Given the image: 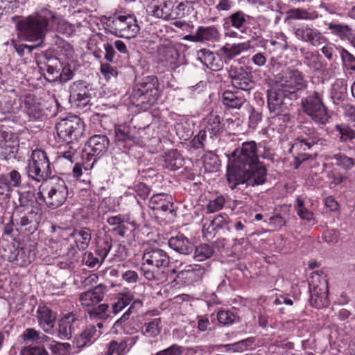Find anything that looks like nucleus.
I'll return each instance as SVG.
<instances>
[{"label": "nucleus", "mask_w": 355, "mask_h": 355, "mask_svg": "<svg viewBox=\"0 0 355 355\" xmlns=\"http://www.w3.org/2000/svg\"><path fill=\"white\" fill-rule=\"evenodd\" d=\"M170 263L168 253L159 248H148L142 255L141 270L148 281L164 282L167 280L165 269Z\"/></svg>", "instance_id": "obj_1"}, {"label": "nucleus", "mask_w": 355, "mask_h": 355, "mask_svg": "<svg viewBox=\"0 0 355 355\" xmlns=\"http://www.w3.org/2000/svg\"><path fill=\"white\" fill-rule=\"evenodd\" d=\"M257 144L254 141L243 142L241 146L236 148L230 157L227 168V180L235 181L236 177H241V172L251 168L253 164L259 162Z\"/></svg>", "instance_id": "obj_2"}, {"label": "nucleus", "mask_w": 355, "mask_h": 355, "mask_svg": "<svg viewBox=\"0 0 355 355\" xmlns=\"http://www.w3.org/2000/svg\"><path fill=\"white\" fill-rule=\"evenodd\" d=\"M55 19V14L51 10L44 8L19 21L18 28L28 40L42 44L49 31V24Z\"/></svg>", "instance_id": "obj_3"}, {"label": "nucleus", "mask_w": 355, "mask_h": 355, "mask_svg": "<svg viewBox=\"0 0 355 355\" xmlns=\"http://www.w3.org/2000/svg\"><path fill=\"white\" fill-rule=\"evenodd\" d=\"M68 189L64 180L59 177L50 178L39 187L37 198L51 209L60 207L66 201Z\"/></svg>", "instance_id": "obj_4"}, {"label": "nucleus", "mask_w": 355, "mask_h": 355, "mask_svg": "<svg viewBox=\"0 0 355 355\" xmlns=\"http://www.w3.org/2000/svg\"><path fill=\"white\" fill-rule=\"evenodd\" d=\"M26 171L28 175L37 182H46L55 177L46 153L40 149L33 151Z\"/></svg>", "instance_id": "obj_5"}, {"label": "nucleus", "mask_w": 355, "mask_h": 355, "mask_svg": "<svg viewBox=\"0 0 355 355\" xmlns=\"http://www.w3.org/2000/svg\"><path fill=\"white\" fill-rule=\"evenodd\" d=\"M277 78L276 85L286 92L290 98L297 99L298 92L307 87L304 76L298 69L288 68Z\"/></svg>", "instance_id": "obj_6"}, {"label": "nucleus", "mask_w": 355, "mask_h": 355, "mask_svg": "<svg viewBox=\"0 0 355 355\" xmlns=\"http://www.w3.org/2000/svg\"><path fill=\"white\" fill-rule=\"evenodd\" d=\"M157 82V80L155 78H152L150 80L148 78L147 80L137 83L130 95L132 103L144 108H148L154 105L159 97Z\"/></svg>", "instance_id": "obj_7"}, {"label": "nucleus", "mask_w": 355, "mask_h": 355, "mask_svg": "<svg viewBox=\"0 0 355 355\" xmlns=\"http://www.w3.org/2000/svg\"><path fill=\"white\" fill-rule=\"evenodd\" d=\"M53 229L54 232H58L63 237V243L67 242L69 238L74 239V245H71V247L67 248V255L76 254V248L78 250H85L90 244L92 232L88 227H80L72 230L70 228H62L60 227H53Z\"/></svg>", "instance_id": "obj_8"}, {"label": "nucleus", "mask_w": 355, "mask_h": 355, "mask_svg": "<svg viewBox=\"0 0 355 355\" xmlns=\"http://www.w3.org/2000/svg\"><path fill=\"white\" fill-rule=\"evenodd\" d=\"M60 139L67 143H73L81 139L84 135L85 125L77 116L62 119L55 126Z\"/></svg>", "instance_id": "obj_9"}, {"label": "nucleus", "mask_w": 355, "mask_h": 355, "mask_svg": "<svg viewBox=\"0 0 355 355\" xmlns=\"http://www.w3.org/2000/svg\"><path fill=\"white\" fill-rule=\"evenodd\" d=\"M302 107L304 113L319 124H326L330 118L322 96L317 92H313L302 100Z\"/></svg>", "instance_id": "obj_10"}, {"label": "nucleus", "mask_w": 355, "mask_h": 355, "mask_svg": "<svg viewBox=\"0 0 355 355\" xmlns=\"http://www.w3.org/2000/svg\"><path fill=\"white\" fill-rule=\"evenodd\" d=\"M241 177H236L235 181H227L231 189H234L240 184H246L247 186H258L263 184L267 180V169L265 165L260 162L253 164L251 168L243 171L240 174Z\"/></svg>", "instance_id": "obj_11"}, {"label": "nucleus", "mask_w": 355, "mask_h": 355, "mask_svg": "<svg viewBox=\"0 0 355 355\" xmlns=\"http://www.w3.org/2000/svg\"><path fill=\"white\" fill-rule=\"evenodd\" d=\"M293 100L296 99L290 98L288 95L277 85L268 91V107L274 116L286 115Z\"/></svg>", "instance_id": "obj_12"}, {"label": "nucleus", "mask_w": 355, "mask_h": 355, "mask_svg": "<svg viewBox=\"0 0 355 355\" xmlns=\"http://www.w3.org/2000/svg\"><path fill=\"white\" fill-rule=\"evenodd\" d=\"M109 26L114 29L111 33L114 35L128 39L135 37L139 32L137 19L130 15L118 16L112 20Z\"/></svg>", "instance_id": "obj_13"}, {"label": "nucleus", "mask_w": 355, "mask_h": 355, "mask_svg": "<svg viewBox=\"0 0 355 355\" xmlns=\"http://www.w3.org/2000/svg\"><path fill=\"white\" fill-rule=\"evenodd\" d=\"M232 85L241 90L249 91L254 87L251 69L248 67L232 65L228 71Z\"/></svg>", "instance_id": "obj_14"}, {"label": "nucleus", "mask_w": 355, "mask_h": 355, "mask_svg": "<svg viewBox=\"0 0 355 355\" xmlns=\"http://www.w3.org/2000/svg\"><path fill=\"white\" fill-rule=\"evenodd\" d=\"M37 63L41 71H46V74L44 73L46 80L49 82L58 81L62 63L57 57L46 52L39 55Z\"/></svg>", "instance_id": "obj_15"}, {"label": "nucleus", "mask_w": 355, "mask_h": 355, "mask_svg": "<svg viewBox=\"0 0 355 355\" xmlns=\"http://www.w3.org/2000/svg\"><path fill=\"white\" fill-rule=\"evenodd\" d=\"M137 138L131 132V128L126 125H118L114 126V143L119 150L123 153L128 150L136 144Z\"/></svg>", "instance_id": "obj_16"}, {"label": "nucleus", "mask_w": 355, "mask_h": 355, "mask_svg": "<svg viewBox=\"0 0 355 355\" xmlns=\"http://www.w3.org/2000/svg\"><path fill=\"white\" fill-rule=\"evenodd\" d=\"M69 101L74 106L83 108L89 104L91 94L86 83L83 80L73 83L69 87Z\"/></svg>", "instance_id": "obj_17"}, {"label": "nucleus", "mask_w": 355, "mask_h": 355, "mask_svg": "<svg viewBox=\"0 0 355 355\" xmlns=\"http://www.w3.org/2000/svg\"><path fill=\"white\" fill-rule=\"evenodd\" d=\"M19 140L12 132L2 131L0 133V157L8 160L15 157L18 151Z\"/></svg>", "instance_id": "obj_18"}, {"label": "nucleus", "mask_w": 355, "mask_h": 355, "mask_svg": "<svg viewBox=\"0 0 355 355\" xmlns=\"http://www.w3.org/2000/svg\"><path fill=\"white\" fill-rule=\"evenodd\" d=\"M294 34L298 40L315 46L327 42V38L318 29L308 25L294 28Z\"/></svg>", "instance_id": "obj_19"}, {"label": "nucleus", "mask_w": 355, "mask_h": 355, "mask_svg": "<svg viewBox=\"0 0 355 355\" xmlns=\"http://www.w3.org/2000/svg\"><path fill=\"white\" fill-rule=\"evenodd\" d=\"M82 324V320L73 312L64 315L59 321L58 336L60 338L70 339Z\"/></svg>", "instance_id": "obj_20"}, {"label": "nucleus", "mask_w": 355, "mask_h": 355, "mask_svg": "<svg viewBox=\"0 0 355 355\" xmlns=\"http://www.w3.org/2000/svg\"><path fill=\"white\" fill-rule=\"evenodd\" d=\"M110 146V140L106 135H95L87 141L86 146L88 155L90 156L101 157L107 150Z\"/></svg>", "instance_id": "obj_21"}, {"label": "nucleus", "mask_w": 355, "mask_h": 355, "mask_svg": "<svg viewBox=\"0 0 355 355\" xmlns=\"http://www.w3.org/2000/svg\"><path fill=\"white\" fill-rule=\"evenodd\" d=\"M106 288L105 285L101 284L94 288L81 293L79 297L81 304L88 307L97 304L103 300Z\"/></svg>", "instance_id": "obj_22"}, {"label": "nucleus", "mask_w": 355, "mask_h": 355, "mask_svg": "<svg viewBox=\"0 0 355 355\" xmlns=\"http://www.w3.org/2000/svg\"><path fill=\"white\" fill-rule=\"evenodd\" d=\"M205 272V268L200 265L189 266L188 269L180 271L177 277L184 284L189 285L200 281Z\"/></svg>", "instance_id": "obj_23"}, {"label": "nucleus", "mask_w": 355, "mask_h": 355, "mask_svg": "<svg viewBox=\"0 0 355 355\" xmlns=\"http://www.w3.org/2000/svg\"><path fill=\"white\" fill-rule=\"evenodd\" d=\"M171 200V196L166 193L155 194L150 200L149 206L153 210H161L164 212L168 211L173 215L175 211Z\"/></svg>", "instance_id": "obj_24"}, {"label": "nucleus", "mask_w": 355, "mask_h": 355, "mask_svg": "<svg viewBox=\"0 0 355 355\" xmlns=\"http://www.w3.org/2000/svg\"><path fill=\"white\" fill-rule=\"evenodd\" d=\"M169 247L182 254H189L194 250V245L182 234L173 236L168 240Z\"/></svg>", "instance_id": "obj_25"}, {"label": "nucleus", "mask_w": 355, "mask_h": 355, "mask_svg": "<svg viewBox=\"0 0 355 355\" xmlns=\"http://www.w3.org/2000/svg\"><path fill=\"white\" fill-rule=\"evenodd\" d=\"M37 318L40 327L46 333L51 332L55 326V313L46 306L39 307Z\"/></svg>", "instance_id": "obj_26"}, {"label": "nucleus", "mask_w": 355, "mask_h": 355, "mask_svg": "<svg viewBox=\"0 0 355 355\" xmlns=\"http://www.w3.org/2000/svg\"><path fill=\"white\" fill-rule=\"evenodd\" d=\"M198 58L212 71H219L223 67L222 58H216L211 51L206 49H200L198 52Z\"/></svg>", "instance_id": "obj_27"}, {"label": "nucleus", "mask_w": 355, "mask_h": 355, "mask_svg": "<svg viewBox=\"0 0 355 355\" xmlns=\"http://www.w3.org/2000/svg\"><path fill=\"white\" fill-rule=\"evenodd\" d=\"M24 107L28 116L33 119H40L44 114L42 105L40 100L34 96H26Z\"/></svg>", "instance_id": "obj_28"}, {"label": "nucleus", "mask_w": 355, "mask_h": 355, "mask_svg": "<svg viewBox=\"0 0 355 355\" xmlns=\"http://www.w3.org/2000/svg\"><path fill=\"white\" fill-rule=\"evenodd\" d=\"M246 99L239 91H225L223 94V104L230 108H240Z\"/></svg>", "instance_id": "obj_29"}, {"label": "nucleus", "mask_w": 355, "mask_h": 355, "mask_svg": "<svg viewBox=\"0 0 355 355\" xmlns=\"http://www.w3.org/2000/svg\"><path fill=\"white\" fill-rule=\"evenodd\" d=\"M159 60L168 64H173L179 58L178 51L172 45H162L158 49Z\"/></svg>", "instance_id": "obj_30"}, {"label": "nucleus", "mask_w": 355, "mask_h": 355, "mask_svg": "<svg viewBox=\"0 0 355 355\" xmlns=\"http://www.w3.org/2000/svg\"><path fill=\"white\" fill-rule=\"evenodd\" d=\"M40 220V216L35 211H29L26 216L21 218L19 225L21 228H24L25 231L33 233L37 228Z\"/></svg>", "instance_id": "obj_31"}, {"label": "nucleus", "mask_w": 355, "mask_h": 355, "mask_svg": "<svg viewBox=\"0 0 355 355\" xmlns=\"http://www.w3.org/2000/svg\"><path fill=\"white\" fill-rule=\"evenodd\" d=\"M198 36L199 42H215L220 37V33L217 28L214 26H200L198 30Z\"/></svg>", "instance_id": "obj_32"}, {"label": "nucleus", "mask_w": 355, "mask_h": 355, "mask_svg": "<svg viewBox=\"0 0 355 355\" xmlns=\"http://www.w3.org/2000/svg\"><path fill=\"white\" fill-rule=\"evenodd\" d=\"M320 141L318 135L312 133L307 135L306 137L300 136L296 139V141L293 146V148H299L306 150L307 149H311L312 146L315 144H318Z\"/></svg>", "instance_id": "obj_33"}, {"label": "nucleus", "mask_w": 355, "mask_h": 355, "mask_svg": "<svg viewBox=\"0 0 355 355\" xmlns=\"http://www.w3.org/2000/svg\"><path fill=\"white\" fill-rule=\"evenodd\" d=\"M161 318H155L151 321L145 322L141 329L142 335L148 338H155L161 332Z\"/></svg>", "instance_id": "obj_34"}, {"label": "nucleus", "mask_w": 355, "mask_h": 355, "mask_svg": "<svg viewBox=\"0 0 355 355\" xmlns=\"http://www.w3.org/2000/svg\"><path fill=\"white\" fill-rule=\"evenodd\" d=\"M244 49V44H227L220 49V53L225 62L227 63L236 55H239Z\"/></svg>", "instance_id": "obj_35"}, {"label": "nucleus", "mask_w": 355, "mask_h": 355, "mask_svg": "<svg viewBox=\"0 0 355 355\" xmlns=\"http://www.w3.org/2000/svg\"><path fill=\"white\" fill-rule=\"evenodd\" d=\"M164 162V167L171 171H176L184 165V160L177 151H172L166 154Z\"/></svg>", "instance_id": "obj_36"}, {"label": "nucleus", "mask_w": 355, "mask_h": 355, "mask_svg": "<svg viewBox=\"0 0 355 355\" xmlns=\"http://www.w3.org/2000/svg\"><path fill=\"white\" fill-rule=\"evenodd\" d=\"M21 338L24 341H35L37 343H44L51 340L49 336L33 328L26 329L21 335Z\"/></svg>", "instance_id": "obj_37"}, {"label": "nucleus", "mask_w": 355, "mask_h": 355, "mask_svg": "<svg viewBox=\"0 0 355 355\" xmlns=\"http://www.w3.org/2000/svg\"><path fill=\"white\" fill-rule=\"evenodd\" d=\"M328 29L341 40H347L353 33L352 28L346 24L329 23Z\"/></svg>", "instance_id": "obj_38"}, {"label": "nucleus", "mask_w": 355, "mask_h": 355, "mask_svg": "<svg viewBox=\"0 0 355 355\" xmlns=\"http://www.w3.org/2000/svg\"><path fill=\"white\" fill-rule=\"evenodd\" d=\"M311 304L316 308H321L327 304L326 292L322 291V289L318 286H314L313 289L311 288Z\"/></svg>", "instance_id": "obj_39"}, {"label": "nucleus", "mask_w": 355, "mask_h": 355, "mask_svg": "<svg viewBox=\"0 0 355 355\" xmlns=\"http://www.w3.org/2000/svg\"><path fill=\"white\" fill-rule=\"evenodd\" d=\"M304 63L310 68L316 71L322 70L324 68L322 62V57L318 54H315L313 52H307L304 55Z\"/></svg>", "instance_id": "obj_40"}, {"label": "nucleus", "mask_w": 355, "mask_h": 355, "mask_svg": "<svg viewBox=\"0 0 355 355\" xmlns=\"http://www.w3.org/2000/svg\"><path fill=\"white\" fill-rule=\"evenodd\" d=\"M12 191L8 176L5 174L0 175V204L9 200Z\"/></svg>", "instance_id": "obj_41"}, {"label": "nucleus", "mask_w": 355, "mask_h": 355, "mask_svg": "<svg viewBox=\"0 0 355 355\" xmlns=\"http://www.w3.org/2000/svg\"><path fill=\"white\" fill-rule=\"evenodd\" d=\"M206 130L214 136L218 135L223 131L220 119L218 115H210L207 119Z\"/></svg>", "instance_id": "obj_42"}, {"label": "nucleus", "mask_w": 355, "mask_h": 355, "mask_svg": "<svg viewBox=\"0 0 355 355\" xmlns=\"http://www.w3.org/2000/svg\"><path fill=\"white\" fill-rule=\"evenodd\" d=\"M49 349L53 355H69L71 345L68 343H60L53 340L49 345Z\"/></svg>", "instance_id": "obj_43"}, {"label": "nucleus", "mask_w": 355, "mask_h": 355, "mask_svg": "<svg viewBox=\"0 0 355 355\" xmlns=\"http://www.w3.org/2000/svg\"><path fill=\"white\" fill-rule=\"evenodd\" d=\"M213 248L206 243L201 244L195 248L194 258L197 261H202L210 258L214 254Z\"/></svg>", "instance_id": "obj_44"}, {"label": "nucleus", "mask_w": 355, "mask_h": 355, "mask_svg": "<svg viewBox=\"0 0 355 355\" xmlns=\"http://www.w3.org/2000/svg\"><path fill=\"white\" fill-rule=\"evenodd\" d=\"M219 158L217 155L209 152L203 157V164L206 171L212 172L217 170L220 164Z\"/></svg>", "instance_id": "obj_45"}, {"label": "nucleus", "mask_w": 355, "mask_h": 355, "mask_svg": "<svg viewBox=\"0 0 355 355\" xmlns=\"http://www.w3.org/2000/svg\"><path fill=\"white\" fill-rule=\"evenodd\" d=\"M104 260L105 258H102L101 254L98 253L96 250L95 253L91 252H86L83 259L85 264L91 268L99 266Z\"/></svg>", "instance_id": "obj_46"}, {"label": "nucleus", "mask_w": 355, "mask_h": 355, "mask_svg": "<svg viewBox=\"0 0 355 355\" xmlns=\"http://www.w3.org/2000/svg\"><path fill=\"white\" fill-rule=\"evenodd\" d=\"M226 23H230L235 28L240 29L246 23L245 15L242 11H237L230 15Z\"/></svg>", "instance_id": "obj_47"}, {"label": "nucleus", "mask_w": 355, "mask_h": 355, "mask_svg": "<svg viewBox=\"0 0 355 355\" xmlns=\"http://www.w3.org/2000/svg\"><path fill=\"white\" fill-rule=\"evenodd\" d=\"M155 0H153L150 6H148L149 12L152 15L157 18H162L168 19L171 17V9L164 10L162 5H159L155 3Z\"/></svg>", "instance_id": "obj_48"}, {"label": "nucleus", "mask_w": 355, "mask_h": 355, "mask_svg": "<svg viewBox=\"0 0 355 355\" xmlns=\"http://www.w3.org/2000/svg\"><path fill=\"white\" fill-rule=\"evenodd\" d=\"M53 40L54 44L56 46V51L58 53L66 55L67 56L72 54V46L69 42H66L58 35H55Z\"/></svg>", "instance_id": "obj_49"}, {"label": "nucleus", "mask_w": 355, "mask_h": 355, "mask_svg": "<svg viewBox=\"0 0 355 355\" xmlns=\"http://www.w3.org/2000/svg\"><path fill=\"white\" fill-rule=\"evenodd\" d=\"M108 305L101 304L96 306H92L91 309L88 310V314L91 318L94 319H105L107 317Z\"/></svg>", "instance_id": "obj_50"}, {"label": "nucleus", "mask_w": 355, "mask_h": 355, "mask_svg": "<svg viewBox=\"0 0 355 355\" xmlns=\"http://www.w3.org/2000/svg\"><path fill=\"white\" fill-rule=\"evenodd\" d=\"M334 158L336 160V165L345 170H350L355 165V159L344 154H336L334 155Z\"/></svg>", "instance_id": "obj_51"}, {"label": "nucleus", "mask_w": 355, "mask_h": 355, "mask_svg": "<svg viewBox=\"0 0 355 355\" xmlns=\"http://www.w3.org/2000/svg\"><path fill=\"white\" fill-rule=\"evenodd\" d=\"M296 206L295 209L297 211V215L302 219L310 221L313 219V213L308 210L305 206L303 200L300 198H297L296 199Z\"/></svg>", "instance_id": "obj_52"}, {"label": "nucleus", "mask_w": 355, "mask_h": 355, "mask_svg": "<svg viewBox=\"0 0 355 355\" xmlns=\"http://www.w3.org/2000/svg\"><path fill=\"white\" fill-rule=\"evenodd\" d=\"M340 55L343 65L348 69L355 71V57L345 49L341 48Z\"/></svg>", "instance_id": "obj_53"}, {"label": "nucleus", "mask_w": 355, "mask_h": 355, "mask_svg": "<svg viewBox=\"0 0 355 355\" xmlns=\"http://www.w3.org/2000/svg\"><path fill=\"white\" fill-rule=\"evenodd\" d=\"M112 246V239L110 236H105L101 243L97 245V252L101 254L102 258L107 256Z\"/></svg>", "instance_id": "obj_54"}, {"label": "nucleus", "mask_w": 355, "mask_h": 355, "mask_svg": "<svg viewBox=\"0 0 355 355\" xmlns=\"http://www.w3.org/2000/svg\"><path fill=\"white\" fill-rule=\"evenodd\" d=\"M35 192L26 191L19 193V207H28L31 205L36 200Z\"/></svg>", "instance_id": "obj_55"}, {"label": "nucleus", "mask_w": 355, "mask_h": 355, "mask_svg": "<svg viewBox=\"0 0 355 355\" xmlns=\"http://www.w3.org/2000/svg\"><path fill=\"white\" fill-rule=\"evenodd\" d=\"M288 18L292 19H312L311 15L304 9L302 8H293L290 9L288 12Z\"/></svg>", "instance_id": "obj_56"}, {"label": "nucleus", "mask_w": 355, "mask_h": 355, "mask_svg": "<svg viewBox=\"0 0 355 355\" xmlns=\"http://www.w3.org/2000/svg\"><path fill=\"white\" fill-rule=\"evenodd\" d=\"M62 71H60L58 81L61 83H65L70 80L74 76V71L71 68V65L69 63L62 64Z\"/></svg>", "instance_id": "obj_57"}, {"label": "nucleus", "mask_w": 355, "mask_h": 355, "mask_svg": "<svg viewBox=\"0 0 355 355\" xmlns=\"http://www.w3.org/2000/svg\"><path fill=\"white\" fill-rule=\"evenodd\" d=\"M132 299V296L130 294H121L118 302L114 303L112 306L113 312L117 313L121 311L131 302Z\"/></svg>", "instance_id": "obj_58"}, {"label": "nucleus", "mask_w": 355, "mask_h": 355, "mask_svg": "<svg viewBox=\"0 0 355 355\" xmlns=\"http://www.w3.org/2000/svg\"><path fill=\"white\" fill-rule=\"evenodd\" d=\"M218 321L223 324H230L236 319L235 315L230 311H219L216 315Z\"/></svg>", "instance_id": "obj_59"}, {"label": "nucleus", "mask_w": 355, "mask_h": 355, "mask_svg": "<svg viewBox=\"0 0 355 355\" xmlns=\"http://www.w3.org/2000/svg\"><path fill=\"white\" fill-rule=\"evenodd\" d=\"M10 189L18 188L21 185V175L17 170H12L8 175Z\"/></svg>", "instance_id": "obj_60"}, {"label": "nucleus", "mask_w": 355, "mask_h": 355, "mask_svg": "<svg viewBox=\"0 0 355 355\" xmlns=\"http://www.w3.org/2000/svg\"><path fill=\"white\" fill-rule=\"evenodd\" d=\"M21 355H49V352L42 346L24 347L21 351Z\"/></svg>", "instance_id": "obj_61"}, {"label": "nucleus", "mask_w": 355, "mask_h": 355, "mask_svg": "<svg viewBox=\"0 0 355 355\" xmlns=\"http://www.w3.org/2000/svg\"><path fill=\"white\" fill-rule=\"evenodd\" d=\"M225 202V199L223 196H218L213 200L209 201L207 205V210L209 212L213 213L220 210Z\"/></svg>", "instance_id": "obj_62"}, {"label": "nucleus", "mask_w": 355, "mask_h": 355, "mask_svg": "<svg viewBox=\"0 0 355 355\" xmlns=\"http://www.w3.org/2000/svg\"><path fill=\"white\" fill-rule=\"evenodd\" d=\"M125 351V347H122V342L118 343L116 341L112 340L110 343L105 354L106 355H114L115 354L116 355H121Z\"/></svg>", "instance_id": "obj_63"}, {"label": "nucleus", "mask_w": 355, "mask_h": 355, "mask_svg": "<svg viewBox=\"0 0 355 355\" xmlns=\"http://www.w3.org/2000/svg\"><path fill=\"white\" fill-rule=\"evenodd\" d=\"M336 129L341 135V139L344 141L347 139H355V131L347 126L337 125Z\"/></svg>", "instance_id": "obj_64"}]
</instances>
